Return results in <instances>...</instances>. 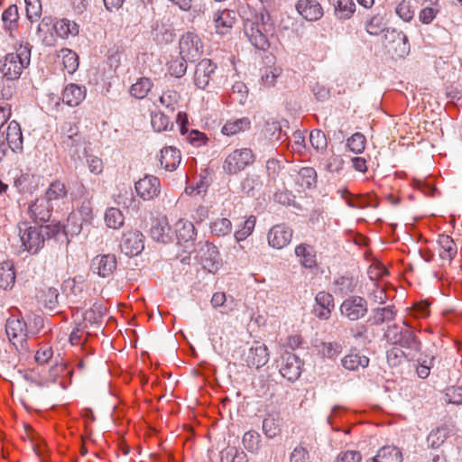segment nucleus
Listing matches in <instances>:
<instances>
[{
    "label": "nucleus",
    "instance_id": "obj_57",
    "mask_svg": "<svg viewBox=\"0 0 462 462\" xmlns=\"http://www.w3.org/2000/svg\"><path fill=\"white\" fill-rule=\"evenodd\" d=\"M263 133L266 139L271 142H277L282 137V125L278 121L268 120L263 129Z\"/></svg>",
    "mask_w": 462,
    "mask_h": 462
},
{
    "label": "nucleus",
    "instance_id": "obj_33",
    "mask_svg": "<svg viewBox=\"0 0 462 462\" xmlns=\"http://www.w3.org/2000/svg\"><path fill=\"white\" fill-rule=\"evenodd\" d=\"M151 237L157 242L168 244L171 241V229L166 221H155L150 230Z\"/></svg>",
    "mask_w": 462,
    "mask_h": 462
},
{
    "label": "nucleus",
    "instance_id": "obj_25",
    "mask_svg": "<svg viewBox=\"0 0 462 462\" xmlns=\"http://www.w3.org/2000/svg\"><path fill=\"white\" fill-rule=\"evenodd\" d=\"M200 261L203 267L209 272H213L219 265V253L217 248L209 243H207L199 251Z\"/></svg>",
    "mask_w": 462,
    "mask_h": 462
},
{
    "label": "nucleus",
    "instance_id": "obj_20",
    "mask_svg": "<svg viewBox=\"0 0 462 462\" xmlns=\"http://www.w3.org/2000/svg\"><path fill=\"white\" fill-rule=\"evenodd\" d=\"M295 8L304 19L310 22L318 21L324 14L321 5L316 0H299Z\"/></svg>",
    "mask_w": 462,
    "mask_h": 462
},
{
    "label": "nucleus",
    "instance_id": "obj_58",
    "mask_svg": "<svg viewBox=\"0 0 462 462\" xmlns=\"http://www.w3.org/2000/svg\"><path fill=\"white\" fill-rule=\"evenodd\" d=\"M365 29L370 35L377 36L385 30L383 17L380 14L373 15L365 24Z\"/></svg>",
    "mask_w": 462,
    "mask_h": 462
},
{
    "label": "nucleus",
    "instance_id": "obj_10",
    "mask_svg": "<svg viewBox=\"0 0 462 462\" xmlns=\"http://www.w3.org/2000/svg\"><path fill=\"white\" fill-rule=\"evenodd\" d=\"M63 291L66 294L68 302L75 305V308L84 309L87 306V292L84 291L82 277H75L64 282Z\"/></svg>",
    "mask_w": 462,
    "mask_h": 462
},
{
    "label": "nucleus",
    "instance_id": "obj_5",
    "mask_svg": "<svg viewBox=\"0 0 462 462\" xmlns=\"http://www.w3.org/2000/svg\"><path fill=\"white\" fill-rule=\"evenodd\" d=\"M383 337L388 343L411 352L419 353L421 350L422 344L416 334L412 330L404 329L397 324L388 326Z\"/></svg>",
    "mask_w": 462,
    "mask_h": 462
},
{
    "label": "nucleus",
    "instance_id": "obj_8",
    "mask_svg": "<svg viewBox=\"0 0 462 462\" xmlns=\"http://www.w3.org/2000/svg\"><path fill=\"white\" fill-rule=\"evenodd\" d=\"M384 45L388 52L396 58H403L410 52L407 35L396 29H388L384 34Z\"/></svg>",
    "mask_w": 462,
    "mask_h": 462
},
{
    "label": "nucleus",
    "instance_id": "obj_2",
    "mask_svg": "<svg viewBox=\"0 0 462 462\" xmlns=\"http://www.w3.org/2000/svg\"><path fill=\"white\" fill-rule=\"evenodd\" d=\"M20 241L23 250L36 254L43 248L45 241L54 239L51 225L30 226L27 222L18 225Z\"/></svg>",
    "mask_w": 462,
    "mask_h": 462
},
{
    "label": "nucleus",
    "instance_id": "obj_24",
    "mask_svg": "<svg viewBox=\"0 0 462 462\" xmlns=\"http://www.w3.org/2000/svg\"><path fill=\"white\" fill-rule=\"evenodd\" d=\"M236 20V14L233 10L224 9L216 12L213 16L216 32L219 34L226 33L233 27Z\"/></svg>",
    "mask_w": 462,
    "mask_h": 462
},
{
    "label": "nucleus",
    "instance_id": "obj_12",
    "mask_svg": "<svg viewBox=\"0 0 462 462\" xmlns=\"http://www.w3.org/2000/svg\"><path fill=\"white\" fill-rule=\"evenodd\" d=\"M117 267L116 256L114 254L96 255L90 263V271L102 278H109Z\"/></svg>",
    "mask_w": 462,
    "mask_h": 462
},
{
    "label": "nucleus",
    "instance_id": "obj_62",
    "mask_svg": "<svg viewBox=\"0 0 462 462\" xmlns=\"http://www.w3.org/2000/svg\"><path fill=\"white\" fill-rule=\"evenodd\" d=\"M395 14L403 22H411L415 14L411 0H402L395 6Z\"/></svg>",
    "mask_w": 462,
    "mask_h": 462
},
{
    "label": "nucleus",
    "instance_id": "obj_6",
    "mask_svg": "<svg viewBox=\"0 0 462 462\" xmlns=\"http://www.w3.org/2000/svg\"><path fill=\"white\" fill-rule=\"evenodd\" d=\"M255 156L251 149H236L226 157L223 171L229 175L237 174L253 164Z\"/></svg>",
    "mask_w": 462,
    "mask_h": 462
},
{
    "label": "nucleus",
    "instance_id": "obj_32",
    "mask_svg": "<svg viewBox=\"0 0 462 462\" xmlns=\"http://www.w3.org/2000/svg\"><path fill=\"white\" fill-rule=\"evenodd\" d=\"M282 418L279 414H267L263 420V431L266 438L274 439L282 432Z\"/></svg>",
    "mask_w": 462,
    "mask_h": 462
},
{
    "label": "nucleus",
    "instance_id": "obj_23",
    "mask_svg": "<svg viewBox=\"0 0 462 462\" xmlns=\"http://www.w3.org/2000/svg\"><path fill=\"white\" fill-rule=\"evenodd\" d=\"M8 147L14 152H22L23 150V137L20 124L13 120L8 124L5 133Z\"/></svg>",
    "mask_w": 462,
    "mask_h": 462
},
{
    "label": "nucleus",
    "instance_id": "obj_19",
    "mask_svg": "<svg viewBox=\"0 0 462 462\" xmlns=\"http://www.w3.org/2000/svg\"><path fill=\"white\" fill-rule=\"evenodd\" d=\"M53 210H55V208L48 202V200L43 197H41L36 199L29 206L28 214L34 223L40 224L48 222Z\"/></svg>",
    "mask_w": 462,
    "mask_h": 462
},
{
    "label": "nucleus",
    "instance_id": "obj_13",
    "mask_svg": "<svg viewBox=\"0 0 462 462\" xmlns=\"http://www.w3.org/2000/svg\"><path fill=\"white\" fill-rule=\"evenodd\" d=\"M217 66L209 59L201 60L195 68L194 84L199 89H206L213 80Z\"/></svg>",
    "mask_w": 462,
    "mask_h": 462
},
{
    "label": "nucleus",
    "instance_id": "obj_55",
    "mask_svg": "<svg viewBox=\"0 0 462 462\" xmlns=\"http://www.w3.org/2000/svg\"><path fill=\"white\" fill-rule=\"evenodd\" d=\"M262 180L259 175L251 174L247 175L241 182L242 191L250 196L254 195L255 190H259L262 188Z\"/></svg>",
    "mask_w": 462,
    "mask_h": 462
},
{
    "label": "nucleus",
    "instance_id": "obj_29",
    "mask_svg": "<svg viewBox=\"0 0 462 462\" xmlns=\"http://www.w3.org/2000/svg\"><path fill=\"white\" fill-rule=\"evenodd\" d=\"M295 255L299 258L300 264L308 269L316 266V252L308 244H300L295 247Z\"/></svg>",
    "mask_w": 462,
    "mask_h": 462
},
{
    "label": "nucleus",
    "instance_id": "obj_30",
    "mask_svg": "<svg viewBox=\"0 0 462 462\" xmlns=\"http://www.w3.org/2000/svg\"><path fill=\"white\" fill-rule=\"evenodd\" d=\"M53 30L59 37L68 39L69 36H77L79 34V26L74 21L62 18L54 23Z\"/></svg>",
    "mask_w": 462,
    "mask_h": 462
},
{
    "label": "nucleus",
    "instance_id": "obj_39",
    "mask_svg": "<svg viewBox=\"0 0 462 462\" xmlns=\"http://www.w3.org/2000/svg\"><path fill=\"white\" fill-rule=\"evenodd\" d=\"M356 287V281L352 276L343 275L333 282L332 290L334 293L346 296L352 293Z\"/></svg>",
    "mask_w": 462,
    "mask_h": 462
},
{
    "label": "nucleus",
    "instance_id": "obj_60",
    "mask_svg": "<svg viewBox=\"0 0 462 462\" xmlns=\"http://www.w3.org/2000/svg\"><path fill=\"white\" fill-rule=\"evenodd\" d=\"M106 312V308L102 303L95 302L91 309L85 312L84 319L91 324H98Z\"/></svg>",
    "mask_w": 462,
    "mask_h": 462
},
{
    "label": "nucleus",
    "instance_id": "obj_35",
    "mask_svg": "<svg viewBox=\"0 0 462 462\" xmlns=\"http://www.w3.org/2000/svg\"><path fill=\"white\" fill-rule=\"evenodd\" d=\"M396 313L397 311L393 305H389L383 308H375L372 310V315L370 316L368 321H370L373 325L379 326L384 322H389L395 319Z\"/></svg>",
    "mask_w": 462,
    "mask_h": 462
},
{
    "label": "nucleus",
    "instance_id": "obj_40",
    "mask_svg": "<svg viewBox=\"0 0 462 462\" xmlns=\"http://www.w3.org/2000/svg\"><path fill=\"white\" fill-rule=\"evenodd\" d=\"M402 454L401 450L395 446H384L381 448L373 462H402Z\"/></svg>",
    "mask_w": 462,
    "mask_h": 462
},
{
    "label": "nucleus",
    "instance_id": "obj_45",
    "mask_svg": "<svg viewBox=\"0 0 462 462\" xmlns=\"http://www.w3.org/2000/svg\"><path fill=\"white\" fill-rule=\"evenodd\" d=\"M221 462H249L247 454L235 447L227 446L220 452Z\"/></svg>",
    "mask_w": 462,
    "mask_h": 462
},
{
    "label": "nucleus",
    "instance_id": "obj_14",
    "mask_svg": "<svg viewBox=\"0 0 462 462\" xmlns=\"http://www.w3.org/2000/svg\"><path fill=\"white\" fill-rule=\"evenodd\" d=\"M122 253L128 256H136L144 249V236L138 230L125 232L120 242Z\"/></svg>",
    "mask_w": 462,
    "mask_h": 462
},
{
    "label": "nucleus",
    "instance_id": "obj_59",
    "mask_svg": "<svg viewBox=\"0 0 462 462\" xmlns=\"http://www.w3.org/2000/svg\"><path fill=\"white\" fill-rule=\"evenodd\" d=\"M151 124L156 132L167 131L173 126L171 119L162 112L152 114Z\"/></svg>",
    "mask_w": 462,
    "mask_h": 462
},
{
    "label": "nucleus",
    "instance_id": "obj_21",
    "mask_svg": "<svg viewBox=\"0 0 462 462\" xmlns=\"http://www.w3.org/2000/svg\"><path fill=\"white\" fill-rule=\"evenodd\" d=\"M269 361L268 348L259 342H255L248 351L246 362L248 366L259 369Z\"/></svg>",
    "mask_w": 462,
    "mask_h": 462
},
{
    "label": "nucleus",
    "instance_id": "obj_27",
    "mask_svg": "<svg viewBox=\"0 0 462 462\" xmlns=\"http://www.w3.org/2000/svg\"><path fill=\"white\" fill-rule=\"evenodd\" d=\"M86 93L85 87L71 83L64 88L62 100L69 106H77L85 99Z\"/></svg>",
    "mask_w": 462,
    "mask_h": 462
},
{
    "label": "nucleus",
    "instance_id": "obj_31",
    "mask_svg": "<svg viewBox=\"0 0 462 462\" xmlns=\"http://www.w3.org/2000/svg\"><path fill=\"white\" fill-rule=\"evenodd\" d=\"M175 226L176 237L180 245L195 239L197 231L192 222L180 219L176 223Z\"/></svg>",
    "mask_w": 462,
    "mask_h": 462
},
{
    "label": "nucleus",
    "instance_id": "obj_22",
    "mask_svg": "<svg viewBox=\"0 0 462 462\" xmlns=\"http://www.w3.org/2000/svg\"><path fill=\"white\" fill-rule=\"evenodd\" d=\"M314 314L320 319H328L334 309V298L326 291H319L315 297Z\"/></svg>",
    "mask_w": 462,
    "mask_h": 462
},
{
    "label": "nucleus",
    "instance_id": "obj_16",
    "mask_svg": "<svg viewBox=\"0 0 462 462\" xmlns=\"http://www.w3.org/2000/svg\"><path fill=\"white\" fill-rule=\"evenodd\" d=\"M160 180L152 175H146L134 184L137 196L143 200H151L160 194Z\"/></svg>",
    "mask_w": 462,
    "mask_h": 462
},
{
    "label": "nucleus",
    "instance_id": "obj_56",
    "mask_svg": "<svg viewBox=\"0 0 462 462\" xmlns=\"http://www.w3.org/2000/svg\"><path fill=\"white\" fill-rule=\"evenodd\" d=\"M105 221L108 227L117 229L123 226L125 217L118 208H109L105 213Z\"/></svg>",
    "mask_w": 462,
    "mask_h": 462
},
{
    "label": "nucleus",
    "instance_id": "obj_41",
    "mask_svg": "<svg viewBox=\"0 0 462 462\" xmlns=\"http://www.w3.org/2000/svg\"><path fill=\"white\" fill-rule=\"evenodd\" d=\"M342 366L349 371H356L359 367L365 368L369 365V358L359 353H350L341 359Z\"/></svg>",
    "mask_w": 462,
    "mask_h": 462
},
{
    "label": "nucleus",
    "instance_id": "obj_47",
    "mask_svg": "<svg viewBox=\"0 0 462 462\" xmlns=\"http://www.w3.org/2000/svg\"><path fill=\"white\" fill-rule=\"evenodd\" d=\"M320 164L323 166L325 171L330 173H338L343 169L344 159L331 151L329 155H327L320 160Z\"/></svg>",
    "mask_w": 462,
    "mask_h": 462
},
{
    "label": "nucleus",
    "instance_id": "obj_49",
    "mask_svg": "<svg viewBox=\"0 0 462 462\" xmlns=\"http://www.w3.org/2000/svg\"><path fill=\"white\" fill-rule=\"evenodd\" d=\"M248 92V88L244 82L236 81L229 92L231 102L244 106L247 100Z\"/></svg>",
    "mask_w": 462,
    "mask_h": 462
},
{
    "label": "nucleus",
    "instance_id": "obj_17",
    "mask_svg": "<svg viewBox=\"0 0 462 462\" xmlns=\"http://www.w3.org/2000/svg\"><path fill=\"white\" fill-rule=\"evenodd\" d=\"M301 361L292 353H285L282 356L280 373L288 381H296L301 374Z\"/></svg>",
    "mask_w": 462,
    "mask_h": 462
},
{
    "label": "nucleus",
    "instance_id": "obj_52",
    "mask_svg": "<svg viewBox=\"0 0 462 462\" xmlns=\"http://www.w3.org/2000/svg\"><path fill=\"white\" fill-rule=\"evenodd\" d=\"M356 11V4L353 0H337L335 5V15L338 19H349Z\"/></svg>",
    "mask_w": 462,
    "mask_h": 462
},
{
    "label": "nucleus",
    "instance_id": "obj_18",
    "mask_svg": "<svg viewBox=\"0 0 462 462\" xmlns=\"http://www.w3.org/2000/svg\"><path fill=\"white\" fill-rule=\"evenodd\" d=\"M293 231L286 225H275L268 232L267 240L270 246L282 249L291 242Z\"/></svg>",
    "mask_w": 462,
    "mask_h": 462
},
{
    "label": "nucleus",
    "instance_id": "obj_3",
    "mask_svg": "<svg viewBox=\"0 0 462 462\" xmlns=\"http://www.w3.org/2000/svg\"><path fill=\"white\" fill-rule=\"evenodd\" d=\"M9 311L10 315L6 319L5 326V334L14 349L18 353L23 354L28 350L27 323L18 309H12Z\"/></svg>",
    "mask_w": 462,
    "mask_h": 462
},
{
    "label": "nucleus",
    "instance_id": "obj_7",
    "mask_svg": "<svg viewBox=\"0 0 462 462\" xmlns=\"http://www.w3.org/2000/svg\"><path fill=\"white\" fill-rule=\"evenodd\" d=\"M179 50L181 59L194 62L203 53V43L197 33L187 32L179 40Z\"/></svg>",
    "mask_w": 462,
    "mask_h": 462
},
{
    "label": "nucleus",
    "instance_id": "obj_64",
    "mask_svg": "<svg viewBox=\"0 0 462 462\" xmlns=\"http://www.w3.org/2000/svg\"><path fill=\"white\" fill-rule=\"evenodd\" d=\"M154 40L159 43H170L175 38L174 30L165 25H157L153 30Z\"/></svg>",
    "mask_w": 462,
    "mask_h": 462
},
{
    "label": "nucleus",
    "instance_id": "obj_36",
    "mask_svg": "<svg viewBox=\"0 0 462 462\" xmlns=\"http://www.w3.org/2000/svg\"><path fill=\"white\" fill-rule=\"evenodd\" d=\"M19 79L5 75L0 76V99L11 100L17 94Z\"/></svg>",
    "mask_w": 462,
    "mask_h": 462
},
{
    "label": "nucleus",
    "instance_id": "obj_34",
    "mask_svg": "<svg viewBox=\"0 0 462 462\" xmlns=\"http://www.w3.org/2000/svg\"><path fill=\"white\" fill-rule=\"evenodd\" d=\"M61 147L74 161L80 158L83 148V137L81 134L72 137H63L60 141Z\"/></svg>",
    "mask_w": 462,
    "mask_h": 462
},
{
    "label": "nucleus",
    "instance_id": "obj_4",
    "mask_svg": "<svg viewBox=\"0 0 462 462\" xmlns=\"http://www.w3.org/2000/svg\"><path fill=\"white\" fill-rule=\"evenodd\" d=\"M31 51V44L25 42L15 52L6 54L0 60V74L20 79L23 69L30 65Z\"/></svg>",
    "mask_w": 462,
    "mask_h": 462
},
{
    "label": "nucleus",
    "instance_id": "obj_26",
    "mask_svg": "<svg viewBox=\"0 0 462 462\" xmlns=\"http://www.w3.org/2000/svg\"><path fill=\"white\" fill-rule=\"evenodd\" d=\"M180 152L177 148L167 146L161 150L160 162L166 171H175L180 165Z\"/></svg>",
    "mask_w": 462,
    "mask_h": 462
},
{
    "label": "nucleus",
    "instance_id": "obj_9",
    "mask_svg": "<svg viewBox=\"0 0 462 462\" xmlns=\"http://www.w3.org/2000/svg\"><path fill=\"white\" fill-rule=\"evenodd\" d=\"M339 310L343 317L356 321L367 314V300L361 296H349L341 303Z\"/></svg>",
    "mask_w": 462,
    "mask_h": 462
},
{
    "label": "nucleus",
    "instance_id": "obj_50",
    "mask_svg": "<svg viewBox=\"0 0 462 462\" xmlns=\"http://www.w3.org/2000/svg\"><path fill=\"white\" fill-rule=\"evenodd\" d=\"M152 82L148 78H141L130 88V94L132 97L143 99L144 98L152 88Z\"/></svg>",
    "mask_w": 462,
    "mask_h": 462
},
{
    "label": "nucleus",
    "instance_id": "obj_15",
    "mask_svg": "<svg viewBox=\"0 0 462 462\" xmlns=\"http://www.w3.org/2000/svg\"><path fill=\"white\" fill-rule=\"evenodd\" d=\"M43 198L48 200L56 211L61 209L62 206L69 203L68 189L65 183L59 180H53L46 189Z\"/></svg>",
    "mask_w": 462,
    "mask_h": 462
},
{
    "label": "nucleus",
    "instance_id": "obj_38",
    "mask_svg": "<svg viewBox=\"0 0 462 462\" xmlns=\"http://www.w3.org/2000/svg\"><path fill=\"white\" fill-rule=\"evenodd\" d=\"M251 127V121L248 117L230 119L223 125L221 132L223 134L231 136L240 132L248 130Z\"/></svg>",
    "mask_w": 462,
    "mask_h": 462
},
{
    "label": "nucleus",
    "instance_id": "obj_46",
    "mask_svg": "<svg viewBox=\"0 0 462 462\" xmlns=\"http://www.w3.org/2000/svg\"><path fill=\"white\" fill-rule=\"evenodd\" d=\"M318 353L324 358L336 359L343 351L339 342H320L316 346Z\"/></svg>",
    "mask_w": 462,
    "mask_h": 462
},
{
    "label": "nucleus",
    "instance_id": "obj_43",
    "mask_svg": "<svg viewBox=\"0 0 462 462\" xmlns=\"http://www.w3.org/2000/svg\"><path fill=\"white\" fill-rule=\"evenodd\" d=\"M297 184L301 189H312L317 184V172L312 167H302L296 179Z\"/></svg>",
    "mask_w": 462,
    "mask_h": 462
},
{
    "label": "nucleus",
    "instance_id": "obj_61",
    "mask_svg": "<svg viewBox=\"0 0 462 462\" xmlns=\"http://www.w3.org/2000/svg\"><path fill=\"white\" fill-rule=\"evenodd\" d=\"M62 63L64 66V69L67 70L68 73H74L79 67V57L73 51L69 49H62Z\"/></svg>",
    "mask_w": 462,
    "mask_h": 462
},
{
    "label": "nucleus",
    "instance_id": "obj_28",
    "mask_svg": "<svg viewBox=\"0 0 462 462\" xmlns=\"http://www.w3.org/2000/svg\"><path fill=\"white\" fill-rule=\"evenodd\" d=\"M19 17L16 5H9L2 14L3 28L11 37L19 27Z\"/></svg>",
    "mask_w": 462,
    "mask_h": 462
},
{
    "label": "nucleus",
    "instance_id": "obj_44",
    "mask_svg": "<svg viewBox=\"0 0 462 462\" xmlns=\"http://www.w3.org/2000/svg\"><path fill=\"white\" fill-rule=\"evenodd\" d=\"M438 244L442 249L439 252V256L442 259L451 261L457 254V245L452 237L445 234L439 235Z\"/></svg>",
    "mask_w": 462,
    "mask_h": 462
},
{
    "label": "nucleus",
    "instance_id": "obj_53",
    "mask_svg": "<svg viewBox=\"0 0 462 462\" xmlns=\"http://www.w3.org/2000/svg\"><path fill=\"white\" fill-rule=\"evenodd\" d=\"M448 437L447 427H439L432 430L427 437V443L432 448H439Z\"/></svg>",
    "mask_w": 462,
    "mask_h": 462
},
{
    "label": "nucleus",
    "instance_id": "obj_51",
    "mask_svg": "<svg viewBox=\"0 0 462 462\" xmlns=\"http://www.w3.org/2000/svg\"><path fill=\"white\" fill-rule=\"evenodd\" d=\"M256 223L254 216L248 217L235 231L234 236L237 242L245 240L254 231Z\"/></svg>",
    "mask_w": 462,
    "mask_h": 462
},
{
    "label": "nucleus",
    "instance_id": "obj_1",
    "mask_svg": "<svg viewBox=\"0 0 462 462\" xmlns=\"http://www.w3.org/2000/svg\"><path fill=\"white\" fill-rule=\"evenodd\" d=\"M275 26L271 15L255 14L244 22V32L251 44L261 51L270 47V38L274 35Z\"/></svg>",
    "mask_w": 462,
    "mask_h": 462
},
{
    "label": "nucleus",
    "instance_id": "obj_11",
    "mask_svg": "<svg viewBox=\"0 0 462 462\" xmlns=\"http://www.w3.org/2000/svg\"><path fill=\"white\" fill-rule=\"evenodd\" d=\"M82 221L76 213H71L69 215L66 224L61 225L60 222L51 224L54 239L63 243L68 240L69 236L79 235L82 230Z\"/></svg>",
    "mask_w": 462,
    "mask_h": 462
},
{
    "label": "nucleus",
    "instance_id": "obj_63",
    "mask_svg": "<svg viewBox=\"0 0 462 462\" xmlns=\"http://www.w3.org/2000/svg\"><path fill=\"white\" fill-rule=\"evenodd\" d=\"M180 98V96L177 91L169 89L162 94L160 102L169 111L173 112L179 106Z\"/></svg>",
    "mask_w": 462,
    "mask_h": 462
},
{
    "label": "nucleus",
    "instance_id": "obj_48",
    "mask_svg": "<svg viewBox=\"0 0 462 462\" xmlns=\"http://www.w3.org/2000/svg\"><path fill=\"white\" fill-rule=\"evenodd\" d=\"M59 296L60 293L56 288L49 287L41 291L39 298L46 309L54 310L59 306Z\"/></svg>",
    "mask_w": 462,
    "mask_h": 462
},
{
    "label": "nucleus",
    "instance_id": "obj_54",
    "mask_svg": "<svg viewBox=\"0 0 462 462\" xmlns=\"http://www.w3.org/2000/svg\"><path fill=\"white\" fill-rule=\"evenodd\" d=\"M232 223L226 217L217 218L210 224V232L216 236H225L231 233Z\"/></svg>",
    "mask_w": 462,
    "mask_h": 462
},
{
    "label": "nucleus",
    "instance_id": "obj_42",
    "mask_svg": "<svg viewBox=\"0 0 462 462\" xmlns=\"http://www.w3.org/2000/svg\"><path fill=\"white\" fill-rule=\"evenodd\" d=\"M15 277L14 266L11 262L0 263V288L11 289L15 282Z\"/></svg>",
    "mask_w": 462,
    "mask_h": 462
},
{
    "label": "nucleus",
    "instance_id": "obj_37",
    "mask_svg": "<svg viewBox=\"0 0 462 462\" xmlns=\"http://www.w3.org/2000/svg\"><path fill=\"white\" fill-rule=\"evenodd\" d=\"M244 448L252 455H258L262 448V437L255 430H248L242 437Z\"/></svg>",
    "mask_w": 462,
    "mask_h": 462
}]
</instances>
